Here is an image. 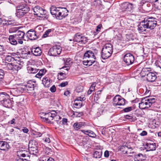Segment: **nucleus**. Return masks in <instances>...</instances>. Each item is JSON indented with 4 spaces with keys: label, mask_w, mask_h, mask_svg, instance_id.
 Returning a JSON list of instances; mask_svg holds the SVG:
<instances>
[{
    "label": "nucleus",
    "mask_w": 161,
    "mask_h": 161,
    "mask_svg": "<svg viewBox=\"0 0 161 161\" xmlns=\"http://www.w3.org/2000/svg\"><path fill=\"white\" fill-rule=\"evenodd\" d=\"M157 25L156 19L153 17L145 18L138 25V30L139 32H142L146 31L147 29H153Z\"/></svg>",
    "instance_id": "nucleus-1"
},
{
    "label": "nucleus",
    "mask_w": 161,
    "mask_h": 161,
    "mask_svg": "<svg viewBox=\"0 0 161 161\" xmlns=\"http://www.w3.org/2000/svg\"><path fill=\"white\" fill-rule=\"evenodd\" d=\"M113 47L109 43L106 44L102 48L101 57L103 59L108 58L110 57L113 52Z\"/></svg>",
    "instance_id": "nucleus-2"
},
{
    "label": "nucleus",
    "mask_w": 161,
    "mask_h": 161,
    "mask_svg": "<svg viewBox=\"0 0 161 161\" xmlns=\"http://www.w3.org/2000/svg\"><path fill=\"white\" fill-rule=\"evenodd\" d=\"M156 99L154 98L146 97L143 98L139 103L140 108L144 109L150 107L153 104L155 103Z\"/></svg>",
    "instance_id": "nucleus-3"
},
{
    "label": "nucleus",
    "mask_w": 161,
    "mask_h": 161,
    "mask_svg": "<svg viewBox=\"0 0 161 161\" xmlns=\"http://www.w3.org/2000/svg\"><path fill=\"white\" fill-rule=\"evenodd\" d=\"M30 10L29 6L25 4H22L18 5L17 7L16 15L18 17L23 16Z\"/></svg>",
    "instance_id": "nucleus-4"
},
{
    "label": "nucleus",
    "mask_w": 161,
    "mask_h": 161,
    "mask_svg": "<svg viewBox=\"0 0 161 161\" xmlns=\"http://www.w3.org/2000/svg\"><path fill=\"white\" fill-rule=\"evenodd\" d=\"M113 100V104L114 106L124 105L125 104V99L120 95H116Z\"/></svg>",
    "instance_id": "nucleus-5"
},
{
    "label": "nucleus",
    "mask_w": 161,
    "mask_h": 161,
    "mask_svg": "<svg viewBox=\"0 0 161 161\" xmlns=\"http://www.w3.org/2000/svg\"><path fill=\"white\" fill-rule=\"evenodd\" d=\"M61 51V47L59 46L56 45L49 49L48 53L51 56H57L60 53Z\"/></svg>",
    "instance_id": "nucleus-6"
},
{
    "label": "nucleus",
    "mask_w": 161,
    "mask_h": 161,
    "mask_svg": "<svg viewBox=\"0 0 161 161\" xmlns=\"http://www.w3.org/2000/svg\"><path fill=\"white\" fill-rule=\"evenodd\" d=\"M33 11L34 14L39 17H45V16H43L45 15L47 13L46 10L39 6H36L34 7L33 8Z\"/></svg>",
    "instance_id": "nucleus-7"
},
{
    "label": "nucleus",
    "mask_w": 161,
    "mask_h": 161,
    "mask_svg": "<svg viewBox=\"0 0 161 161\" xmlns=\"http://www.w3.org/2000/svg\"><path fill=\"white\" fill-rule=\"evenodd\" d=\"M133 7L132 4L128 2H125L122 3L121 6V9L123 12L127 13L131 12L133 9Z\"/></svg>",
    "instance_id": "nucleus-8"
},
{
    "label": "nucleus",
    "mask_w": 161,
    "mask_h": 161,
    "mask_svg": "<svg viewBox=\"0 0 161 161\" xmlns=\"http://www.w3.org/2000/svg\"><path fill=\"white\" fill-rule=\"evenodd\" d=\"M44 117L43 119H45V121L48 123H50L52 120H53V118L56 116L57 113L55 111L52 110L50 112L47 113H43Z\"/></svg>",
    "instance_id": "nucleus-9"
},
{
    "label": "nucleus",
    "mask_w": 161,
    "mask_h": 161,
    "mask_svg": "<svg viewBox=\"0 0 161 161\" xmlns=\"http://www.w3.org/2000/svg\"><path fill=\"white\" fill-rule=\"evenodd\" d=\"M73 40L74 42H76L80 44H83L86 42L87 39L86 37L83 36L82 34L77 33L75 35Z\"/></svg>",
    "instance_id": "nucleus-10"
},
{
    "label": "nucleus",
    "mask_w": 161,
    "mask_h": 161,
    "mask_svg": "<svg viewBox=\"0 0 161 161\" xmlns=\"http://www.w3.org/2000/svg\"><path fill=\"white\" fill-rule=\"evenodd\" d=\"M73 40L74 42H76L80 44H83L86 42L87 39L86 37L83 36L82 34L77 33L75 35Z\"/></svg>",
    "instance_id": "nucleus-11"
},
{
    "label": "nucleus",
    "mask_w": 161,
    "mask_h": 161,
    "mask_svg": "<svg viewBox=\"0 0 161 161\" xmlns=\"http://www.w3.org/2000/svg\"><path fill=\"white\" fill-rule=\"evenodd\" d=\"M124 61L126 65L128 66L133 63L134 61V57L130 53H127L124 56Z\"/></svg>",
    "instance_id": "nucleus-12"
},
{
    "label": "nucleus",
    "mask_w": 161,
    "mask_h": 161,
    "mask_svg": "<svg viewBox=\"0 0 161 161\" xmlns=\"http://www.w3.org/2000/svg\"><path fill=\"white\" fill-rule=\"evenodd\" d=\"M36 31L32 29L28 31L26 33V36L29 39L34 40L38 38V35Z\"/></svg>",
    "instance_id": "nucleus-13"
},
{
    "label": "nucleus",
    "mask_w": 161,
    "mask_h": 161,
    "mask_svg": "<svg viewBox=\"0 0 161 161\" xmlns=\"http://www.w3.org/2000/svg\"><path fill=\"white\" fill-rule=\"evenodd\" d=\"M25 35V33L23 31L19 30L16 32L15 35H14L15 36V38L17 39L19 44H23Z\"/></svg>",
    "instance_id": "nucleus-14"
},
{
    "label": "nucleus",
    "mask_w": 161,
    "mask_h": 161,
    "mask_svg": "<svg viewBox=\"0 0 161 161\" xmlns=\"http://www.w3.org/2000/svg\"><path fill=\"white\" fill-rule=\"evenodd\" d=\"M124 154H126L128 156H131L133 154L134 152L131 147L128 148L126 146H122L120 148Z\"/></svg>",
    "instance_id": "nucleus-15"
},
{
    "label": "nucleus",
    "mask_w": 161,
    "mask_h": 161,
    "mask_svg": "<svg viewBox=\"0 0 161 161\" xmlns=\"http://www.w3.org/2000/svg\"><path fill=\"white\" fill-rule=\"evenodd\" d=\"M25 85H21L16 88L13 89L12 92L16 95H19L21 93L24 91L26 90Z\"/></svg>",
    "instance_id": "nucleus-16"
},
{
    "label": "nucleus",
    "mask_w": 161,
    "mask_h": 161,
    "mask_svg": "<svg viewBox=\"0 0 161 161\" xmlns=\"http://www.w3.org/2000/svg\"><path fill=\"white\" fill-rule=\"evenodd\" d=\"M87 58L88 59H94L95 60L96 57L95 54L91 50L87 51L84 54L83 59H86Z\"/></svg>",
    "instance_id": "nucleus-17"
},
{
    "label": "nucleus",
    "mask_w": 161,
    "mask_h": 161,
    "mask_svg": "<svg viewBox=\"0 0 161 161\" xmlns=\"http://www.w3.org/2000/svg\"><path fill=\"white\" fill-rule=\"evenodd\" d=\"M61 8H56L54 7H52L50 9V12L52 15H54L55 17L57 19L59 18L60 9Z\"/></svg>",
    "instance_id": "nucleus-18"
},
{
    "label": "nucleus",
    "mask_w": 161,
    "mask_h": 161,
    "mask_svg": "<svg viewBox=\"0 0 161 161\" xmlns=\"http://www.w3.org/2000/svg\"><path fill=\"white\" fill-rule=\"evenodd\" d=\"M85 99V97H78L75 100L74 105L76 106V108H80L82 106V102Z\"/></svg>",
    "instance_id": "nucleus-19"
},
{
    "label": "nucleus",
    "mask_w": 161,
    "mask_h": 161,
    "mask_svg": "<svg viewBox=\"0 0 161 161\" xmlns=\"http://www.w3.org/2000/svg\"><path fill=\"white\" fill-rule=\"evenodd\" d=\"M68 11L65 8H61L59 13V18H57V19H61L63 18H65L67 16Z\"/></svg>",
    "instance_id": "nucleus-20"
},
{
    "label": "nucleus",
    "mask_w": 161,
    "mask_h": 161,
    "mask_svg": "<svg viewBox=\"0 0 161 161\" xmlns=\"http://www.w3.org/2000/svg\"><path fill=\"white\" fill-rule=\"evenodd\" d=\"M146 78L147 81L153 82L156 79L157 76L155 73L150 72L148 74Z\"/></svg>",
    "instance_id": "nucleus-21"
},
{
    "label": "nucleus",
    "mask_w": 161,
    "mask_h": 161,
    "mask_svg": "<svg viewBox=\"0 0 161 161\" xmlns=\"http://www.w3.org/2000/svg\"><path fill=\"white\" fill-rule=\"evenodd\" d=\"M52 82V80L48 77L45 76L42 80V83L44 86L46 87L50 86V83Z\"/></svg>",
    "instance_id": "nucleus-22"
},
{
    "label": "nucleus",
    "mask_w": 161,
    "mask_h": 161,
    "mask_svg": "<svg viewBox=\"0 0 161 161\" xmlns=\"http://www.w3.org/2000/svg\"><path fill=\"white\" fill-rule=\"evenodd\" d=\"M9 147V145L7 142L0 141V149L1 150H8Z\"/></svg>",
    "instance_id": "nucleus-23"
},
{
    "label": "nucleus",
    "mask_w": 161,
    "mask_h": 161,
    "mask_svg": "<svg viewBox=\"0 0 161 161\" xmlns=\"http://www.w3.org/2000/svg\"><path fill=\"white\" fill-rule=\"evenodd\" d=\"M31 52L33 55L36 56H40L42 53V50L39 47L36 48H32Z\"/></svg>",
    "instance_id": "nucleus-24"
},
{
    "label": "nucleus",
    "mask_w": 161,
    "mask_h": 161,
    "mask_svg": "<svg viewBox=\"0 0 161 161\" xmlns=\"http://www.w3.org/2000/svg\"><path fill=\"white\" fill-rule=\"evenodd\" d=\"M146 148L148 151H154L156 149V145L154 143H147L146 145Z\"/></svg>",
    "instance_id": "nucleus-25"
},
{
    "label": "nucleus",
    "mask_w": 161,
    "mask_h": 161,
    "mask_svg": "<svg viewBox=\"0 0 161 161\" xmlns=\"http://www.w3.org/2000/svg\"><path fill=\"white\" fill-rule=\"evenodd\" d=\"M1 104L6 107L10 108L11 107L12 103L9 97L8 98L5 99Z\"/></svg>",
    "instance_id": "nucleus-26"
},
{
    "label": "nucleus",
    "mask_w": 161,
    "mask_h": 161,
    "mask_svg": "<svg viewBox=\"0 0 161 161\" xmlns=\"http://www.w3.org/2000/svg\"><path fill=\"white\" fill-rule=\"evenodd\" d=\"M21 62L19 61L14 60L13 62H12L14 67V69L18 70L21 69V65L20 64Z\"/></svg>",
    "instance_id": "nucleus-27"
},
{
    "label": "nucleus",
    "mask_w": 161,
    "mask_h": 161,
    "mask_svg": "<svg viewBox=\"0 0 161 161\" xmlns=\"http://www.w3.org/2000/svg\"><path fill=\"white\" fill-rule=\"evenodd\" d=\"M29 150L30 153L34 155H36L38 152L37 146L34 147L32 146H31L29 147Z\"/></svg>",
    "instance_id": "nucleus-28"
},
{
    "label": "nucleus",
    "mask_w": 161,
    "mask_h": 161,
    "mask_svg": "<svg viewBox=\"0 0 161 161\" xmlns=\"http://www.w3.org/2000/svg\"><path fill=\"white\" fill-rule=\"evenodd\" d=\"M146 157L142 153H139L135 155V161H143L146 159Z\"/></svg>",
    "instance_id": "nucleus-29"
},
{
    "label": "nucleus",
    "mask_w": 161,
    "mask_h": 161,
    "mask_svg": "<svg viewBox=\"0 0 161 161\" xmlns=\"http://www.w3.org/2000/svg\"><path fill=\"white\" fill-rule=\"evenodd\" d=\"M15 36L14 35H11L9 36V41L10 43L12 45H16L18 42L17 39L15 38Z\"/></svg>",
    "instance_id": "nucleus-30"
},
{
    "label": "nucleus",
    "mask_w": 161,
    "mask_h": 161,
    "mask_svg": "<svg viewBox=\"0 0 161 161\" xmlns=\"http://www.w3.org/2000/svg\"><path fill=\"white\" fill-rule=\"evenodd\" d=\"M9 95L5 92H2L0 93V103H1L5 99L8 98Z\"/></svg>",
    "instance_id": "nucleus-31"
},
{
    "label": "nucleus",
    "mask_w": 161,
    "mask_h": 161,
    "mask_svg": "<svg viewBox=\"0 0 161 161\" xmlns=\"http://www.w3.org/2000/svg\"><path fill=\"white\" fill-rule=\"evenodd\" d=\"M154 7L158 10H161V0H155L153 3Z\"/></svg>",
    "instance_id": "nucleus-32"
},
{
    "label": "nucleus",
    "mask_w": 161,
    "mask_h": 161,
    "mask_svg": "<svg viewBox=\"0 0 161 161\" xmlns=\"http://www.w3.org/2000/svg\"><path fill=\"white\" fill-rule=\"evenodd\" d=\"M95 62V60H94V59L93 60L88 59L86 60L84 59L83 61V63L84 65L90 66L92 64L94 63Z\"/></svg>",
    "instance_id": "nucleus-33"
},
{
    "label": "nucleus",
    "mask_w": 161,
    "mask_h": 161,
    "mask_svg": "<svg viewBox=\"0 0 161 161\" xmlns=\"http://www.w3.org/2000/svg\"><path fill=\"white\" fill-rule=\"evenodd\" d=\"M102 152L101 150L95 151L93 154V157L95 158H100L101 157Z\"/></svg>",
    "instance_id": "nucleus-34"
},
{
    "label": "nucleus",
    "mask_w": 161,
    "mask_h": 161,
    "mask_svg": "<svg viewBox=\"0 0 161 161\" xmlns=\"http://www.w3.org/2000/svg\"><path fill=\"white\" fill-rule=\"evenodd\" d=\"M149 69H150L149 68H144L142 69L141 72V74L142 77H144L145 76H146V77L147 76L148 74L150 73L149 71Z\"/></svg>",
    "instance_id": "nucleus-35"
},
{
    "label": "nucleus",
    "mask_w": 161,
    "mask_h": 161,
    "mask_svg": "<svg viewBox=\"0 0 161 161\" xmlns=\"http://www.w3.org/2000/svg\"><path fill=\"white\" fill-rule=\"evenodd\" d=\"M84 123H75L74 124L73 127L74 129L76 130H78L80 128L82 127L84 125Z\"/></svg>",
    "instance_id": "nucleus-36"
},
{
    "label": "nucleus",
    "mask_w": 161,
    "mask_h": 161,
    "mask_svg": "<svg viewBox=\"0 0 161 161\" xmlns=\"http://www.w3.org/2000/svg\"><path fill=\"white\" fill-rule=\"evenodd\" d=\"M46 72L45 69H41L39 71L38 73L36 75V77L38 78H41V77L44 75Z\"/></svg>",
    "instance_id": "nucleus-37"
},
{
    "label": "nucleus",
    "mask_w": 161,
    "mask_h": 161,
    "mask_svg": "<svg viewBox=\"0 0 161 161\" xmlns=\"http://www.w3.org/2000/svg\"><path fill=\"white\" fill-rule=\"evenodd\" d=\"M25 86L26 90L28 91H31L34 89V85L33 84L28 83Z\"/></svg>",
    "instance_id": "nucleus-38"
},
{
    "label": "nucleus",
    "mask_w": 161,
    "mask_h": 161,
    "mask_svg": "<svg viewBox=\"0 0 161 161\" xmlns=\"http://www.w3.org/2000/svg\"><path fill=\"white\" fill-rule=\"evenodd\" d=\"M4 75L3 70L0 69V84H3L4 83L3 78Z\"/></svg>",
    "instance_id": "nucleus-39"
},
{
    "label": "nucleus",
    "mask_w": 161,
    "mask_h": 161,
    "mask_svg": "<svg viewBox=\"0 0 161 161\" xmlns=\"http://www.w3.org/2000/svg\"><path fill=\"white\" fill-rule=\"evenodd\" d=\"M14 24V20L13 19H10L5 21V22L3 23V25H13Z\"/></svg>",
    "instance_id": "nucleus-40"
},
{
    "label": "nucleus",
    "mask_w": 161,
    "mask_h": 161,
    "mask_svg": "<svg viewBox=\"0 0 161 161\" xmlns=\"http://www.w3.org/2000/svg\"><path fill=\"white\" fill-rule=\"evenodd\" d=\"M65 64L67 65H70L72 63V61L70 58H65L64 59Z\"/></svg>",
    "instance_id": "nucleus-41"
},
{
    "label": "nucleus",
    "mask_w": 161,
    "mask_h": 161,
    "mask_svg": "<svg viewBox=\"0 0 161 161\" xmlns=\"http://www.w3.org/2000/svg\"><path fill=\"white\" fill-rule=\"evenodd\" d=\"M32 135L34 138H36L41 137L42 136V134L39 132H35L32 133Z\"/></svg>",
    "instance_id": "nucleus-42"
},
{
    "label": "nucleus",
    "mask_w": 161,
    "mask_h": 161,
    "mask_svg": "<svg viewBox=\"0 0 161 161\" xmlns=\"http://www.w3.org/2000/svg\"><path fill=\"white\" fill-rule=\"evenodd\" d=\"M59 74L60 76H58V78H59V80H62L66 78V75L65 73L60 72Z\"/></svg>",
    "instance_id": "nucleus-43"
},
{
    "label": "nucleus",
    "mask_w": 161,
    "mask_h": 161,
    "mask_svg": "<svg viewBox=\"0 0 161 161\" xmlns=\"http://www.w3.org/2000/svg\"><path fill=\"white\" fill-rule=\"evenodd\" d=\"M61 118L60 116L58 115H57V114H56V116L53 118V119L55 121L57 122L58 124H60L61 121H60L59 119Z\"/></svg>",
    "instance_id": "nucleus-44"
},
{
    "label": "nucleus",
    "mask_w": 161,
    "mask_h": 161,
    "mask_svg": "<svg viewBox=\"0 0 161 161\" xmlns=\"http://www.w3.org/2000/svg\"><path fill=\"white\" fill-rule=\"evenodd\" d=\"M18 29L16 27H12L9 29V31L10 33L16 32L19 31Z\"/></svg>",
    "instance_id": "nucleus-45"
},
{
    "label": "nucleus",
    "mask_w": 161,
    "mask_h": 161,
    "mask_svg": "<svg viewBox=\"0 0 161 161\" xmlns=\"http://www.w3.org/2000/svg\"><path fill=\"white\" fill-rule=\"evenodd\" d=\"M7 67L9 70L14 69V67L12 63H8L7 65Z\"/></svg>",
    "instance_id": "nucleus-46"
},
{
    "label": "nucleus",
    "mask_w": 161,
    "mask_h": 161,
    "mask_svg": "<svg viewBox=\"0 0 161 161\" xmlns=\"http://www.w3.org/2000/svg\"><path fill=\"white\" fill-rule=\"evenodd\" d=\"M89 134H86V135L91 137H95L96 135L92 131H89Z\"/></svg>",
    "instance_id": "nucleus-47"
},
{
    "label": "nucleus",
    "mask_w": 161,
    "mask_h": 161,
    "mask_svg": "<svg viewBox=\"0 0 161 161\" xmlns=\"http://www.w3.org/2000/svg\"><path fill=\"white\" fill-rule=\"evenodd\" d=\"M29 145V147L32 146L33 147H35V146H37V143L35 141H32L31 143V142H30Z\"/></svg>",
    "instance_id": "nucleus-48"
},
{
    "label": "nucleus",
    "mask_w": 161,
    "mask_h": 161,
    "mask_svg": "<svg viewBox=\"0 0 161 161\" xmlns=\"http://www.w3.org/2000/svg\"><path fill=\"white\" fill-rule=\"evenodd\" d=\"M14 58L11 56H8L5 58V60L8 62H13Z\"/></svg>",
    "instance_id": "nucleus-49"
},
{
    "label": "nucleus",
    "mask_w": 161,
    "mask_h": 161,
    "mask_svg": "<svg viewBox=\"0 0 161 161\" xmlns=\"http://www.w3.org/2000/svg\"><path fill=\"white\" fill-rule=\"evenodd\" d=\"M156 65L161 69V59L159 60H157L155 62Z\"/></svg>",
    "instance_id": "nucleus-50"
},
{
    "label": "nucleus",
    "mask_w": 161,
    "mask_h": 161,
    "mask_svg": "<svg viewBox=\"0 0 161 161\" xmlns=\"http://www.w3.org/2000/svg\"><path fill=\"white\" fill-rule=\"evenodd\" d=\"M30 70L31 71V73H36L38 71V69L34 68L31 67L30 69Z\"/></svg>",
    "instance_id": "nucleus-51"
},
{
    "label": "nucleus",
    "mask_w": 161,
    "mask_h": 161,
    "mask_svg": "<svg viewBox=\"0 0 161 161\" xmlns=\"http://www.w3.org/2000/svg\"><path fill=\"white\" fill-rule=\"evenodd\" d=\"M150 1V0H142L140 3V6H142L144 4Z\"/></svg>",
    "instance_id": "nucleus-52"
},
{
    "label": "nucleus",
    "mask_w": 161,
    "mask_h": 161,
    "mask_svg": "<svg viewBox=\"0 0 161 161\" xmlns=\"http://www.w3.org/2000/svg\"><path fill=\"white\" fill-rule=\"evenodd\" d=\"M132 110V108L131 107H128L124 108L123 109L125 112H127L131 111Z\"/></svg>",
    "instance_id": "nucleus-53"
},
{
    "label": "nucleus",
    "mask_w": 161,
    "mask_h": 161,
    "mask_svg": "<svg viewBox=\"0 0 161 161\" xmlns=\"http://www.w3.org/2000/svg\"><path fill=\"white\" fill-rule=\"evenodd\" d=\"M50 90L52 92H54L56 91V87L54 85H53L50 88Z\"/></svg>",
    "instance_id": "nucleus-54"
},
{
    "label": "nucleus",
    "mask_w": 161,
    "mask_h": 161,
    "mask_svg": "<svg viewBox=\"0 0 161 161\" xmlns=\"http://www.w3.org/2000/svg\"><path fill=\"white\" fill-rule=\"evenodd\" d=\"M68 84V82L67 81H65L64 82H62L61 83L60 85L59 86H61V87H63L66 86Z\"/></svg>",
    "instance_id": "nucleus-55"
},
{
    "label": "nucleus",
    "mask_w": 161,
    "mask_h": 161,
    "mask_svg": "<svg viewBox=\"0 0 161 161\" xmlns=\"http://www.w3.org/2000/svg\"><path fill=\"white\" fill-rule=\"evenodd\" d=\"M102 27V25L101 24H99L98 25L96 31L97 32H99L100 31L101 27Z\"/></svg>",
    "instance_id": "nucleus-56"
},
{
    "label": "nucleus",
    "mask_w": 161,
    "mask_h": 161,
    "mask_svg": "<svg viewBox=\"0 0 161 161\" xmlns=\"http://www.w3.org/2000/svg\"><path fill=\"white\" fill-rule=\"evenodd\" d=\"M104 156L106 158H108L109 157V153L108 151L106 150L104 152Z\"/></svg>",
    "instance_id": "nucleus-57"
},
{
    "label": "nucleus",
    "mask_w": 161,
    "mask_h": 161,
    "mask_svg": "<svg viewBox=\"0 0 161 161\" xmlns=\"http://www.w3.org/2000/svg\"><path fill=\"white\" fill-rule=\"evenodd\" d=\"M22 130L24 133H27L29 131L28 129L25 127H24Z\"/></svg>",
    "instance_id": "nucleus-58"
},
{
    "label": "nucleus",
    "mask_w": 161,
    "mask_h": 161,
    "mask_svg": "<svg viewBox=\"0 0 161 161\" xmlns=\"http://www.w3.org/2000/svg\"><path fill=\"white\" fill-rule=\"evenodd\" d=\"M95 90L94 89H93L92 88H91L90 87V89L88 91L87 93L88 94L90 95L91 94L92 92Z\"/></svg>",
    "instance_id": "nucleus-59"
},
{
    "label": "nucleus",
    "mask_w": 161,
    "mask_h": 161,
    "mask_svg": "<svg viewBox=\"0 0 161 161\" xmlns=\"http://www.w3.org/2000/svg\"><path fill=\"white\" fill-rule=\"evenodd\" d=\"M147 133L146 131H143L142 133L140 134V135L141 136H144L147 135Z\"/></svg>",
    "instance_id": "nucleus-60"
},
{
    "label": "nucleus",
    "mask_w": 161,
    "mask_h": 161,
    "mask_svg": "<svg viewBox=\"0 0 161 161\" xmlns=\"http://www.w3.org/2000/svg\"><path fill=\"white\" fill-rule=\"evenodd\" d=\"M45 142L48 143L50 142V140L49 137H46V138H45Z\"/></svg>",
    "instance_id": "nucleus-61"
},
{
    "label": "nucleus",
    "mask_w": 161,
    "mask_h": 161,
    "mask_svg": "<svg viewBox=\"0 0 161 161\" xmlns=\"http://www.w3.org/2000/svg\"><path fill=\"white\" fill-rule=\"evenodd\" d=\"M15 119H13L10 121H9L8 123L10 124H15Z\"/></svg>",
    "instance_id": "nucleus-62"
},
{
    "label": "nucleus",
    "mask_w": 161,
    "mask_h": 161,
    "mask_svg": "<svg viewBox=\"0 0 161 161\" xmlns=\"http://www.w3.org/2000/svg\"><path fill=\"white\" fill-rule=\"evenodd\" d=\"M96 83H95V82L93 83L92 84V85H91L90 87L91 88H92H92L93 89H94L95 90V87L96 86Z\"/></svg>",
    "instance_id": "nucleus-63"
},
{
    "label": "nucleus",
    "mask_w": 161,
    "mask_h": 161,
    "mask_svg": "<svg viewBox=\"0 0 161 161\" xmlns=\"http://www.w3.org/2000/svg\"><path fill=\"white\" fill-rule=\"evenodd\" d=\"M67 122V119L65 118H63L62 119V123L63 124H65Z\"/></svg>",
    "instance_id": "nucleus-64"
}]
</instances>
